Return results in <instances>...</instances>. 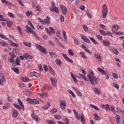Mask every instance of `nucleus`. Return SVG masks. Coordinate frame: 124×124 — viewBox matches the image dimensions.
Masks as SVG:
<instances>
[{
  "label": "nucleus",
  "mask_w": 124,
  "mask_h": 124,
  "mask_svg": "<svg viewBox=\"0 0 124 124\" xmlns=\"http://www.w3.org/2000/svg\"><path fill=\"white\" fill-rule=\"evenodd\" d=\"M21 80L23 82H29V78H21Z\"/></svg>",
  "instance_id": "49"
},
{
  "label": "nucleus",
  "mask_w": 124,
  "mask_h": 124,
  "mask_svg": "<svg viewBox=\"0 0 124 124\" xmlns=\"http://www.w3.org/2000/svg\"><path fill=\"white\" fill-rule=\"evenodd\" d=\"M72 89H73L74 90V91H75L77 94H78V96H82V93H81V92H80V91H79V90H78V89H77L76 88L73 87Z\"/></svg>",
  "instance_id": "18"
},
{
  "label": "nucleus",
  "mask_w": 124,
  "mask_h": 124,
  "mask_svg": "<svg viewBox=\"0 0 124 124\" xmlns=\"http://www.w3.org/2000/svg\"><path fill=\"white\" fill-rule=\"evenodd\" d=\"M79 54L81 55L82 58L83 59H88V57L86 56V54L84 52L81 51Z\"/></svg>",
  "instance_id": "29"
},
{
  "label": "nucleus",
  "mask_w": 124,
  "mask_h": 124,
  "mask_svg": "<svg viewBox=\"0 0 124 124\" xmlns=\"http://www.w3.org/2000/svg\"><path fill=\"white\" fill-rule=\"evenodd\" d=\"M16 63L18 66L20 65V58L18 57L16 58Z\"/></svg>",
  "instance_id": "40"
},
{
  "label": "nucleus",
  "mask_w": 124,
  "mask_h": 124,
  "mask_svg": "<svg viewBox=\"0 0 124 124\" xmlns=\"http://www.w3.org/2000/svg\"><path fill=\"white\" fill-rule=\"evenodd\" d=\"M48 68L46 65H44V70L46 72H47L48 71Z\"/></svg>",
  "instance_id": "61"
},
{
  "label": "nucleus",
  "mask_w": 124,
  "mask_h": 124,
  "mask_svg": "<svg viewBox=\"0 0 124 124\" xmlns=\"http://www.w3.org/2000/svg\"><path fill=\"white\" fill-rule=\"evenodd\" d=\"M39 95H40L42 97H47L48 94L46 92H42V93H39Z\"/></svg>",
  "instance_id": "21"
},
{
  "label": "nucleus",
  "mask_w": 124,
  "mask_h": 124,
  "mask_svg": "<svg viewBox=\"0 0 124 124\" xmlns=\"http://www.w3.org/2000/svg\"><path fill=\"white\" fill-rule=\"evenodd\" d=\"M49 54L51 57H53V58H57L58 57V55H57V53L56 52H49Z\"/></svg>",
  "instance_id": "25"
},
{
  "label": "nucleus",
  "mask_w": 124,
  "mask_h": 124,
  "mask_svg": "<svg viewBox=\"0 0 124 124\" xmlns=\"http://www.w3.org/2000/svg\"><path fill=\"white\" fill-rule=\"evenodd\" d=\"M14 106L16 108H17V109H18V110H21V107L20 106V105H19L17 104H14Z\"/></svg>",
  "instance_id": "41"
},
{
  "label": "nucleus",
  "mask_w": 124,
  "mask_h": 124,
  "mask_svg": "<svg viewBox=\"0 0 124 124\" xmlns=\"http://www.w3.org/2000/svg\"><path fill=\"white\" fill-rule=\"evenodd\" d=\"M116 112L118 113H123V109L119 108H117Z\"/></svg>",
  "instance_id": "59"
},
{
  "label": "nucleus",
  "mask_w": 124,
  "mask_h": 124,
  "mask_svg": "<svg viewBox=\"0 0 124 124\" xmlns=\"http://www.w3.org/2000/svg\"><path fill=\"white\" fill-rule=\"evenodd\" d=\"M81 38L82 40H83V41L86 42V43H91V41L87 37H86V36L81 35Z\"/></svg>",
  "instance_id": "11"
},
{
  "label": "nucleus",
  "mask_w": 124,
  "mask_h": 124,
  "mask_svg": "<svg viewBox=\"0 0 124 124\" xmlns=\"http://www.w3.org/2000/svg\"><path fill=\"white\" fill-rule=\"evenodd\" d=\"M31 118H32L34 121H36V122H38V116L35 114H34V112H32L31 114Z\"/></svg>",
  "instance_id": "17"
},
{
  "label": "nucleus",
  "mask_w": 124,
  "mask_h": 124,
  "mask_svg": "<svg viewBox=\"0 0 124 124\" xmlns=\"http://www.w3.org/2000/svg\"><path fill=\"white\" fill-rule=\"evenodd\" d=\"M80 121L82 123V124H84L86 123V120L85 119V116H84V114L83 113L81 114V116L80 117Z\"/></svg>",
  "instance_id": "22"
},
{
  "label": "nucleus",
  "mask_w": 124,
  "mask_h": 124,
  "mask_svg": "<svg viewBox=\"0 0 124 124\" xmlns=\"http://www.w3.org/2000/svg\"><path fill=\"white\" fill-rule=\"evenodd\" d=\"M103 10L102 12V14L103 15V18L105 19L106 16H107V14L108 13V8H107V5L104 4L103 6Z\"/></svg>",
  "instance_id": "3"
},
{
  "label": "nucleus",
  "mask_w": 124,
  "mask_h": 124,
  "mask_svg": "<svg viewBox=\"0 0 124 124\" xmlns=\"http://www.w3.org/2000/svg\"><path fill=\"white\" fill-rule=\"evenodd\" d=\"M0 37L2 38V39H5V40H8V38H7V37L4 35L0 34Z\"/></svg>",
  "instance_id": "39"
},
{
  "label": "nucleus",
  "mask_w": 124,
  "mask_h": 124,
  "mask_svg": "<svg viewBox=\"0 0 124 124\" xmlns=\"http://www.w3.org/2000/svg\"><path fill=\"white\" fill-rule=\"evenodd\" d=\"M49 29L50 33H53V34H54V33H56V31H55V30L54 29V28H53V27H50L49 28Z\"/></svg>",
  "instance_id": "32"
},
{
  "label": "nucleus",
  "mask_w": 124,
  "mask_h": 124,
  "mask_svg": "<svg viewBox=\"0 0 124 124\" xmlns=\"http://www.w3.org/2000/svg\"><path fill=\"white\" fill-rule=\"evenodd\" d=\"M51 21V18L50 17L47 16L46 18L45 19V24H47L49 25L50 24V21Z\"/></svg>",
  "instance_id": "24"
},
{
  "label": "nucleus",
  "mask_w": 124,
  "mask_h": 124,
  "mask_svg": "<svg viewBox=\"0 0 124 124\" xmlns=\"http://www.w3.org/2000/svg\"><path fill=\"white\" fill-rule=\"evenodd\" d=\"M63 36L64 41L65 42H67V40L68 38L66 36V32H65V31H63Z\"/></svg>",
  "instance_id": "28"
},
{
  "label": "nucleus",
  "mask_w": 124,
  "mask_h": 124,
  "mask_svg": "<svg viewBox=\"0 0 124 124\" xmlns=\"http://www.w3.org/2000/svg\"><path fill=\"white\" fill-rule=\"evenodd\" d=\"M50 80L52 86H53L54 88H57V84H58V80L57 79V78L54 77L50 78Z\"/></svg>",
  "instance_id": "7"
},
{
  "label": "nucleus",
  "mask_w": 124,
  "mask_h": 124,
  "mask_svg": "<svg viewBox=\"0 0 124 124\" xmlns=\"http://www.w3.org/2000/svg\"><path fill=\"white\" fill-rule=\"evenodd\" d=\"M23 44H24L25 46H26V47H31V43H27L23 42Z\"/></svg>",
  "instance_id": "33"
},
{
  "label": "nucleus",
  "mask_w": 124,
  "mask_h": 124,
  "mask_svg": "<svg viewBox=\"0 0 124 124\" xmlns=\"http://www.w3.org/2000/svg\"><path fill=\"white\" fill-rule=\"evenodd\" d=\"M13 111H14L12 114L13 117H14V118H17V117H18V111L15 109H13Z\"/></svg>",
  "instance_id": "23"
},
{
  "label": "nucleus",
  "mask_w": 124,
  "mask_h": 124,
  "mask_svg": "<svg viewBox=\"0 0 124 124\" xmlns=\"http://www.w3.org/2000/svg\"><path fill=\"white\" fill-rule=\"evenodd\" d=\"M28 24L29 25V26H30V27H31V28H32V29H33V30H35V29L34 28V27L33 26V25H32V24H31V21L28 20Z\"/></svg>",
  "instance_id": "46"
},
{
  "label": "nucleus",
  "mask_w": 124,
  "mask_h": 124,
  "mask_svg": "<svg viewBox=\"0 0 124 124\" xmlns=\"http://www.w3.org/2000/svg\"><path fill=\"white\" fill-rule=\"evenodd\" d=\"M112 86H113V87H115L116 89H119V85L115 83H112Z\"/></svg>",
  "instance_id": "60"
},
{
  "label": "nucleus",
  "mask_w": 124,
  "mask_h": 124,
  "mask_svg": "<svg viewBox=\"0 0 124 124\" xmlns=\"http://www.w3.org/2000/svg\"><path fill=\"white\" fill-rule=\"evenodd\" d=\"M6 20L3 18V16L0 15V21L6 22Z\"/></svg>",
  "instance_id": "45"
},
{
  "label": "nucleus",
  "mask_w": 124,
  "mask_h": 124,
  "mask_svg": "<svg viewBox=\"0 0 124 124\" xmlns=\"http://www.w3.org/2000/svg\"><path fill=\"white\" fill-rule=\"evenodd\" d=\"M90 105L92 108H93L95 110H96V111H99V108H98L96 106L93 104H90Z\"/></svg>",
  "instance_id": "31"
},
{
  "label": "nucleus",
  "mask_w": 124,
  "mask_h": 124,
  "mask_svg": "<svg viewBox=\"0 0 124 124\" xmlns=\"http://www.w3.org/2000/svg\"><path fill=\"white\" fill-rule=\"evenodd\" d=\"M54 118L56 119V120H61V119H62V116H61V115H54Z\"/></svg>",
  "instance_id": "44"
},
{
  "label": "nucleus",
  "mask_w": 124,
  "mask_h": 124,
  "mask_svg": "<svg viewBox=\"0 0 124 124\" xmlns=\"http://www.w3.org/2000/svg\"><path fill=\"white\" fill-rule=\"evenodd\" d=\"M68 92L71 94V95H72L73 97H76L75 94H74V93H73L71 90H69Z\"/></svg>",
  "instance_id": "56"
},
{
  "label": "nucleus",
  "mask_w": 124,
  "mask_h": 124,
  "mask_svg": "<svg viewBox=\"0 0 124 124\" xmlns=\"http://www.w3.org/2000/svg\"><path fill=\"white\" fill-rule=\"evenodd\" d=\"M57 112H58L57 108H53L50 110V113L51 114H55V113H57Z\"/></svg>",
  "instance_id": "38"
},
{
  "label": "nucleus",
  "mask_w": 124,
  "mask_h": 124,
  "mask_svg": "<svg viewBox=\"0 0 124 124\" xmlns=\"http://www.w3.org/2000/svg\"><path fill=\"white\" fill-rule=\"evenodd\" d=\"M111 51L112 52V53L114 54V55H118L119 54V51L115 47H111Z\"/></svg>",
  "instance_id": "16"
},
{
  "label": "nucleus",
  "mask_w": 124,
  "mask_h": 124,
  "mask_svg": "<svg viewBox=\"0 0 124 124\" xmlns=\"http://www.w3.org/2000/svg\"><path fill=\"white\" fill-rule=\"evenodd\" d=\"M100 33L102 35H107L106 32H105L104 31L100 30Z\"/></svg>",
  "instance_id": "57"
},
{
  "label": "nucleus",
  "mask_w": 124,
  "mask_h": 124,
  "mask_svg": "<svg viewBox=\"0 0 124 124\" xmlns=\"http://www.w3.org/2000/svg\"><path fill=\"white\" fill-rule=\"evenodd\" d=\"M115 118L117 124H121V118L120 117V116H119V115H116Z\"/></svg>",
  "instance_id": "26"
},
{
  "label": "nucleus",
  "mask_w": 124,
  "mask_h": 124,
  "mask_svg": "<svg viewBox=\"0 0 124 124\" xmlns=\"http://www.w3.org/2000/svg\"><path fill=\"white\" fill-rule=\"evenodd\" d=\"M101 108H105L106 111L110 110V108H109V107H110V106L108 104H102L101 105Z\"/></svg>",
  "instance_id": "14"
},
{
  "label": "nucleus",
  "mask_w": 124,
  "mask_h": 124,
  "mask_svg": "<svg viewBox=\"0 0 124 124\" xmlns=\"http://www.w3.org/2000/svg\"><path fill=\"white\" fill-rule=\"evenodd\" d=\"M101 42L103 43V45L104 46H106V47H110V42L109 41L103 40L101 41Z\"/></svg>",
  "instance_id": "12"
},
{
  "label": "nucleus",
  "mask_w": 124,
  "mask_h": 124,
  "mask_svg": "<svg viewBox=\"0 0 124 124\" xmlns=\"http://www.w3.org/2000/svg\"><path fill=\"white\" fill-rule=\"evenodd\" d=\"M97 70L99 71V72H100V73H102V74H104L105 75V78L108 80L110 77V76L109 75V73L106 72L105 70L101 69V68H97Z\"/></svg>",
  "instance_id": "4"
},
{
  "label": "nucleus",
  "mask_w": 124,
  "mask_h": 124,
  "mask_svg": "<svg viewBox=\"0 0 124 124\" xmlns=\"http://www.w3.org/2000/svg\"><path fill=\"white\" fill-rule=\"evenodd\" d=\"M7 25L9 28H10V27H11V26L12 25V22H11V21H8L7 22Z\"/></svg>",
  "instance_id": "63"
},
{
  "label": "nucleus",
  "mask_w": 124,
  "mask_h": 124,
  "mask_svg": "<svg viewBox=\"0 0 124 124\" xmlns=\"http://www.w3.org/2000/svg\"><path fill=\"white\" fill-rule=\"evenodd\" d=\"M55 62L57 65H61L62 64V61L60 59H56Z\"/></svg>",
  "instance_id": "37"
},
{
  "label": "nucleus",
  "mask_w": 124,
  "mask_h": 124,
  "mask_svg": "<svg viewBox=\"0 0 124 124\" xmlns=\"http://www.w3.org/2000/svg\"><path fill=\"white\" fill-rule=\"evenodd\" d=\"M60 107L62 110H64L65 109V107H66V102H65V100L61 102Z\"/></svg>",
  "instance_id": "10"
},
{
  "label": "nucleus",
  "mask_w": 124,
  "mask_h": 124,
  "mask_svg": "<svg viewBox=\"0 0 124 124\" xmlns=\"http://www.w3.org/2000/svg\"><path fill=\"white\" fill-rule=\"evenodd\" d=\"M56 35H57L58 38H61V31H57L56 32Z\"/></svg>",
  "instance_id": "52"
},
{
  "label": "nucleus",
  "mask_w": 124,
  "mask_h": 124,
  "mask_svg": "<svg viewBox=\"0 0 124 124\" xmlns=\"http://www.w3.org/2000/svg\"><path fill=\"white\" fill-rule=\"evenodd\" d=\"M60 7L61 9L62 10V13L64 15H65L66 13H67V9H66V7H64L63 5L61 4L60 5Z\"/></svg>",
  "instance_id": "9"
},
{
  "label": "nucleus",
  "mask_w": 124,
  "mask_h": 124,
  "mask_svg": "<svg viewBox=\"0 0 124 124\" xmlns=\"http://www.w3.org/2000/svg\"><path fill=\"white\" fill-rule=\"evenodd\" d=\"M11 46L12 47H19V45L18 44H16V43L13 42L12 44H10Z\"/></svg>",
  "instance_id": "53"
},
{
  "label": "nucleus",
  "mask_w": 124,
  "mask_h": 124,
  "mask_svg": "<svg viewBox=\"0 0 124 124\" xmlns=\"http://www.w3.org/2000/svg\"><path fill=\"white\" fill-rule=\"evenodd\" d=\"M78 75L81 79H83V80L87 81H90L92 85H97L99 81V79L95 77V74H94V73L92 69L90 70V72L87 75V78L86 76L82 75V74H79Z\"/></svg>",
  "instance_id": "1"
},
{
  "label": "nucleus",
  "mask_w": 124,
  "mask_h": 124,
  "mask_svg": "<svg viewBox=\"0 0 124 124\" xmlns=\"http://www.w3.org/2000/svg\"><path fill=\"white\" fill-rule=\"evenodd\" d=\"M93 91L95 93H96L97 94H101V91L97 88H94Z\"/></svg>",
  "instance_id": "27"
},
{
  "label": "nucleus",
  "mask_w": 124,
  "mask_h": 124,
  "mask_svg": "<svg viewBox=\"0 0 124 124\" xmlns=\"http://www.w3.org/2000/svg\"><path fill=\"white\" fill-rule=\"evenodd\" d=\"M50 10L51 12H55V13H60L59 8L56 6H52L50 7Z\"/></svg>",
  "instance_id": "8"
},
{
  "label": "nucleus",
  "mask_w": 124,
  "mask_h": 124,
  "mask_svg": "<svg viewBox=\"0 0 124 124\" xmlns=\"http://www.w3.org/2000/svg\"><path fill=\"white\" fill-rule=\"evenodd\" d=\"M73 39L76 45H79V41H78V40L75 37Z\"/></svg>",
  "instance_id": "48"
},
{
  "label": "nucleus",
  "mask_w": 124,
  "mask_h": 124,
  "mask_svg": "<svg viewBox=\"0 0 124 124\" xmlns=\"http://www.w3.org/2000/svg\"><path fill=\"white\" fill-rule=\"evenodd\" d=\"M96 37L98 40H100V41H103V37L100 35H96Z\"/></svg>",
  "instance_id": "30"
},
{
  "label": "nucleus",
  "mask_w": 124,
  "mask_h": 124,
  "mask_svg": "<svg viewBox=\"0 0 124 124\" xmlns=\"http://www.w3.org/2000/svg\"><path fill=\"white\" fill-rule=\"evenodd\" d=\"M89 38L90 39V40H91V41H92V42H93L94 44H97V41L93 39V38L89 37Z\"/></svg>",
  "instance_id": "42"
},
{
  "label": "nucleus",
  "mask_w": 124,
  "mask_h": 124,
  "mask_svg": "<svg viewBox=\"0 0 124 124\" xmlns=\"http://www.w3.org/2000/svg\"><path fill=\"white\" fill-rule=\"evenodd\" d=\"M68 53L70 55V56H74V53H73V51H72V50L71 49H68Z\"/></svg>",
  "instance_id": "50"
},
{
  "label": "nucleus",
  "mask_w": 124,
  "mask_h": 124,
  "mask_svg": "<svg viewBox=\"0 0 124 124\" xmlns=\"http://www.w3.org/2000/svg\"><path fill=\"white\" fill-rule=\"evenodd\" d=\"M116 34H117V35H124V32H122V31H120L116 32Z\"/></svg>",
  "instance_id": "62"
},
{
  "label": "nucleus",
  "mask_w": 124,
  "mask_h": 124,
  "mask_svg": "<svg viewBox=\"0 0 124 124\" xmlns=\"http://www.w3.org/2000/svg\"><path fill=\"white\" fill-rule=\"evenodd\" d=\"M17 101H18V104H19L20 106H21V107L23 109V111H24L25 110V106H24V104L23 103V102H22V100H21V99L18 98V99H17Z\"/></svg>",
  "instance_id": "15"
},
{
  "label": "nucleus",
  "mask_w": 124,
  "mask_h": 124,
  "mask_svg": "<svg viewBox=\"0 0 124 124\" xmlns=\"http://www.w3.org/2000/svg\"><path fill=\"white\" fill-rule=\"evenodd\" d=\"M110 109L112 113H116V111H115V108L112 106H110Z\"/></svg>",
  "instance_id": "54"
},
{
  "label": "nucleus",
  "mask_w": 124,
  "mask_h": 124,
  "mask_svg": "<svg viewBox=\"0 0 124 124\" xmlns=\"http://www.w3.org/2000/svg\"><path fill=\"white\" fill-rule=\"evenodd\" d=\"M33 13L31 11H27L26 12V16H31V15H32Z\"/></svg>",
  "instance_id": "55"
},
{
  "label": "nucleus",
  "mask_w": 124,
  "mask_h": 124,
  "mask_svg": "<svg viewBox=\"0 0 124 124\" xmlns=\"http://www.w3.org/2000/svg\"><path fill=\"white\" fill-rule=\"evenodd\" d=\"M27 100V102H28V103H30L31 104H39V101H38V100L36 99H30L29 98H27L26 99Z\"/></svg>",
  "instance_id": "5"
},
{
  "label": "nucleus",
  "mask_w": 124,
  "mask_h": 124,
  "mask_svg": "<svg viewBox=\"0 0 124 124\" xmlns=\"http://www.w3.org/2000/svg\"><path fill=\"white\" fill-rule=\"evenodd\" d=\"M13 71H14V72H16V73L17 74H19V69L18 68L16 67L13 68Z\"/></svg>",
  "instance_id": "51"
},
{
  "label": "nucleus",
  "mask_w": 124,
  "mask_h": 124,
  "mask_svg": "<svg viewBox=\"0 0 124 124\" xmlns=\"http://www.w3.org/2000/svg\"><path fill=\"white\" fill-rule=\"evenodd\" d=\"M47 123L49 124H55V122L54 121H53L52 120H48Z\"/></svg>",
  "instance_id": "64"
},
{
  "label": "nucleus",
  "mask_w": 124,
  "mask_h": 124,
  "mask_svg": "<svg viewBox=\"0 0 124 124\" xmlns=\"http://www.w3.org/2000/svg\"><path fill=\"white\" fill-rule=\"evenodd\" d=\"M35 46L36 48H37V49H38V50H39L40 52H41V53L44 54L45 55L47 54V50H46V48L45 47L37 44H36L35 45Z\"/></svg>",
  "instance_id": "2"
},
{
  "label": "nucleus",
  "mask_w": 124,
  "mask_h": 124,
  "mask_svg": "<svg viewBox=\"0 0 124 124\" xmlns=\"http://www.w3.org/2000/svg\"><path fill=\"white\" fill-rule=\"evenodd\" d=\"M44 89H45V90H50L51 89V86H47V85H44L43 86Z\"/></svg>",
  "instance_id": "58"
},
{
  "label": "nucleus",
  "mask_w": 124,
  "mask_h": 124,
  "mask_svg": "<svg viewBox=\"0 0 124 124\" xmlns=\"http://www.w3.org/2000/svg\"><path fill=\"white\" fill-rule=\"evenodd\" d=\"M8 107H9V103H6L2 107V108L3 110H6L8 109Z\"/></svg>",
  "instance_id": "34"
},
{
  "label": "nucleus",
  "mask_w": 124,
  "mask_h": 124,
  "mask_svg": "<svg viewBox=\"0 0 124 124\" xmlns=\"http://www.w3.org/2000/svg\"><path fill=\"white\" fill-rule=\"evenodd\" d=\"M94 57L98 60L99 62H102V57L100 56V55L97 54L94 55Z\"/></svg>",
  "instance_id": "20"
},
{
  "label": "nucleus",
  "mask_w": 124,
  "mask_h": 124,
  "mask_svg": "<svg viewBox=\"0 0 124 124\" xmlns=\"http://www.w3.org/2000/svg\"><path fill=\"white\" fill-rule=\"evenodd\" d=\"M48 71L50 73V74L52 75V76H55V70L51 67V66H48Z\"/></svg>",
  "instance_id": "13"
},
{
  "label": "nucleus",
  "mask_w": 124,
  "mask_h": 124,
  "mask_svg": "<svg viewBox=\"0 0 124 124\" xmlns=\"http://www.w3.org/2000/svg\"><path fill=\"white\" fill-rule=\"evenodd\" d=\"M26 29H27V31H26L27 32H28V33H29V32H30V33H32V34H33V35H34V36H35L37 34L36 33V32H35V31H33L32 30V29H31V27H30V26H29V25H26L25 26Z\"/></svg>",
  "instance_id": "6"
},
{
  "label": "nucleus",
  "mask_w": 124,
  "mask_h": 124,
  "mask_svg": "<svg viewBox=\"0 0 124 124\" xmlns=\"http://www.w3.org/2000/svg\"><path fill=\"white\" fill-rule=\"evenodd\" d=\"M8 15L11 18H15V15L14 14L11 13L10 12H9L8 13Z\"/></svg>",
  "instance_id": "43"
},
{
  "label": "nucleus",
  "mask_w": 124,
  "mask_h": 124,
  "mask_svg": "<svg viewBox=\"0 0 124 124\" xmlns=\"http://www.w3.org/2000/svg\"><path fill=\"white\" fill-rule=\"evenodd\" d=\"M0 44L1 46H3V47H5V46L8 47V44L6 42H0Z\"/></svg>",
  "instance_id": "35"
},
{
  "label": "nucleus",
  "mask_w": 124,
  "mask_h": 124,
  "mask_svg": "<svg viewBox=\"0 0 124 124\" xmlns=\"http://www.w3.org/2000/svg\"><path fill=\"white\" fill-rule=\"evenodd\" d=\"M112 29H114L115 31H118L119 30V25H114L112 27Z\"/></svg>",
  "instance_id": "47"
},
{
  "label": "nucleus",
  "mask_w": 124,
  "mask_h": 124,
  "mask_svg": "<svg viewBox=\"0 0 124 124\" xmlns=\"http://www.w3.org/2000/svg\"><path fill=\"white\" fill-rule=\"evenodd\" d=\"M94 119L96 120V121H100V117L98 115H97V114L95 113L94 114Z\"/></svg>",
  "instance_id": "36"
},
{
  "label": "nucleus",
  "mask_w": 124,
  "mask_h": 124,
  "mask_svg": "<svg viewBox=\"0 0 124 124\" xmlns=\"http://www.w3.org/2000/svg\"><path fill=\"white\" fill-rule=\"evenodd\" d=\"M18 31L19 33V34L22 36L23 35V32L22 31V28H21L20 26L18 25L16 28Z\"/></svg>",
  "instance_id": "19"
}]
</instances>
